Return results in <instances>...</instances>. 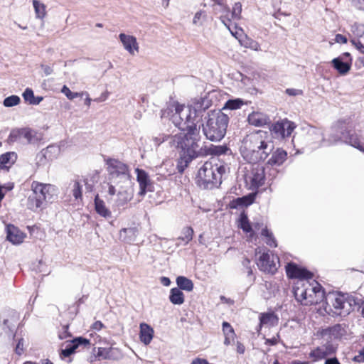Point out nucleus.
Instances as JSON below:
<instances>
[{"label":"nucleus","instance_id":"f257e3e1","mask_svg":"<svg viewBox=\"0 0 364 364\" xmlns=\"http://www.w3.org/2000/svg\"><path fill=\"white\" fill-rule=\"evenodd\" d=\"M273 149L274 144L270 135L262 130L247 135L240 149L242 156L250 164L265 160Z\"/></svg>","mask_w":364,"mask_h":364},{"label":"nucleus","instance_id":"f03ea898","mask_svg":"<svg viewBox=\"0 0 364 364\" xmlns=\"http://www.w3.org/2000/svg\"><path fill=\"white\" fill-rule=\"evenodd\" d=\"M293 293L296 301L303 305L318 304L325 297L322 287L316 281L310 279L296 280L294 284Z\"/></svg>","mask_w":364,"mask_h":364},{"label":"nucleus","instance_id":"7ed1b4c3","mask_svg":"<svg viewBox=\"0 0 364 364\" xmlns=\"http://www.w3.org/2000/svg\"><path fill=\"white\" fill-rule=\"evenodd\" d=\"M355 305V300L348 294L329 292L325 295L322 306L327 314L333 317H345L353 311Z\"/></svg>","mask_w":364,"mask_h":364},{"label":"nucleus","instance_id":"20e7f679","mask_svg":"<svg viewBox=\"0 0 364 364\" xmlns=\"http://www.w3.org/2000/svg\"><path fill=\"white\" fill-rule=\"evenodd\" d=\"M203 132L208 139L219 141L224 138L229 122V117L220 110L210 111L205 117Z\"/></svg>","mask_w":364,"mask_h":364},{"label":"nucleus","instance_id":"39448f33","mask_svg":"<svg viewBox=\"0 0 364 364\" xmlns=\"http://www.w3.org/2000/svg\"><path fill=\"white\" fill-rule=\"evenodd\" d=\"M171 121L176 127H178L181 131H186V133H179L175 134L171 138L170 142H173V139L177 136L182 138L183 141L192 139L193 132H197V136L200 139V126L196 125V122L191 117V110L186 109L184 105H177L175 107V112L171 116Z\"/></svg>","mask_w":364,"mask_h":364},{"label":"nucleus","instance_id":"423d86ee","mask_svg":"<svg viewBox=\"0 0 364 364\" xmlns=\"http://www.w3.org/2000/svg\"><path fill=\"white\" fill-rule=\"evenodd\" d=\"M195 133H197L195 131ZM193 138L183 141L181 137H176L173 142H170L171 147L181 149V156L178 161L177 168L182 173L188 164L201 153V147L199 144L200 140L197 134H193Z\"/></svg>","mask_w":364,"mask_h":364},{"label":"nucleus","instance_id":"0eeeda50","mask_svg":"<svg viewBox=\"0 0 364 364\" xmlns=\"http://www.w3.org/2000/svg\"><path fill=\"white\" fill-rule=\"evenodd\" d=\"M33 194L28 198V208L33 211L43 208L45 203H53L58 199V189L52 184L33 181Z\"/></svg>","mask_w":364,"mask_h":364},{"label":"nucleus","instance_id":"6e6552de","mask_svg":"<svg viewBox=\"0 0 364 364\" xmlns=\"http://www.w3.org/2000/svg\"><path fill=\"white\" fill-rule=\"evenodd\" d=\"M225 166L212 159L206 161L200 168L198 172V184L203 189H212L221 183L223 174L225 173Z\"/></svg>","mask_w":364,"mask_h":364},{"label":"nucleus","instance_id":"1a4fd4ad","mask_svg":"<svg viewBox=\"0 0 364 364\" xmlns=\"http://www.w3.org/2000/svg\"><path fill=\"white\" fill-rule=\"evenodd\" d=\"M106 164L109 180L112 183L125 186L132 183L128 166L125 164L114 159H108Z\"/></svg>","mask_w":364,"mask_h":364},{"label":"nucleus","instance_id":"9d476101","mask_svg":"<svg viewBox=\"0 0 364 364\" xmlns=\"http://www.w3.org/2000/svg\"><path fill=\"white\" fill-rule=\"evenodd\" d=\"M42 139L41 134L29 128H17L11 131L8 137L9 144H35Z\"/></svg>","mask_w":364,"mask_h":364},{"label":"nucleus","instance_id":"9b49d317","mask_svg":"<svg viewBox=\"0 0 364 364\" xmlns=\"http://www.w3.org/2000/svg\"><path fill=\"white\" fill-rule=\"evenodd\" d=\"M245 168L247 173L245 175V181L251 189H256L264 184L265 174L263 166L256 163L254 165H250L249 168L247 167Z\"/></svg>","mask_w":364,"mask_h":364},{"label":"nucleus","instance_id":"f8f14e48","mask_svg":"<svg viewBox=\"0 0 364 364\" xmlns=\"http://www.w3.org/2000/svg\"><path fill=\"white\" fill-rule=\"evenodd\" d=\"M279 264L278 257L270 255L268 252H262L257 260V265L261 271L272 274L277 272Z\"/></svg>","mask_w":364,"mask_h":364},{"label":"nucleus","instance_id":"ddd939ff","mask_svg":"<svg viewBox=\"0 0 364 364\" xmlns=\"http://www.w3.org/2000/svg\"><path fill=\"white\" fill-rule=\"evenodd\" d=\"M134 196V191L130 185L122 184L119 186V189L117 191V197L114 199L112 205L114 210L124 209L130 202Z\"/></svg>","mask_w":364,"mask_h":364},{"label":"nucleus","instance_id":"4468645a","mask_svg":"<svg viewBox=\"0 0 364 364\" xmlns=\"http://www.w3.org/2000/svg\"><path fill=\"white\" fill-rule=\"evenodd\" d=\"M1 318L2 319L1 328L3 331L9 336H12L14 338L15 335H13V333L19 319L18 313L14 310H7L1 314Z\"/></svg>","mask_w":364,"mask_h":364},{"label":"nucleus","instance_id":"2eb2a0df","mask_svg":"<svg viewBox=\"0 0 364 364\" xmlns=\"http://www.w3.org/2000/svg\"><path fill=\"white\" fill-rule=\"evenodd\" d=\"M90 341L82 337H77L70 341H67L65 348L61 350L60 356L62 359L69 357L74 353L77 349H84L89 348Z\"/></svg>","mask_w":364,"mask_h":364},{"label":"nucleus","instance_id":"dca6fc26","mask_svg":"<svg viewBox=\"0 0 364 364\" xmlns=\"http://www.w3.org/2000/svg\"><path fill=\"white\" fill-rule=\"evenodd\" d=\"M306 132V141L312 149L320 147L325 143L323 131L320 128L307 125L304 127Z\"/></svg>","mask_w":364,"mask_h":364},{"label":"nucleus","instance_id":"f3484780","mask_svg":"<svg viewBox=\"0 0 364 364\" xmlns=\"http://www.w3.org/2000/svg\"><path fill=\"white\" fill-rule=\"evenodd\" d=\"M295 128L294 122L284 119L273 124L270 130L276 137L284 139L290 136Z\"/></svg>","mask_w":364,"mask_h":364},{"label":"nucleus","instance_id":"a211bd4d","mask_svg":"<svg viewBox=\"0 0 364 364\" xmlns=\"http://www.w3.org/2000/svg\"><path fill=\"white\" fill-rule=\"evenodd\" d=\"M85 186L87 191L90 192L92 190L91 185L88 184L87 180L83 177H76L69 183L67 192L71 193L75 200L82 198V187Z\"/></svg>","mask_w":364,"mask_h":364},{"label":"nucleus","instance_id":"6ab92c4d","mask_svg":"<svg viewBox=\"0 0 364 364\" xmlns=\"http://www.w3.org/2000/svg\"><path fill=\"white\" fill-rule=\"evenodd\" d=\"M286 273L288 277L297 279V280H309L313 278V274L311 272L293 262H289L286 265Z\"/></svg>","mask_w":364,"mask_h":364},{"label":"nucleus","instance_id":"aec40b11","mask_svg":"<svg viewBox=\"0 0 364 364\" xmlns=\"http://www.w3.org/2000/svg\"><path fill=\"white\" fill-rule=\"evenodd\" d=\"M136 181L139 185V191L138 194L144 196L146 192L153 191L154 186L149 178V174L143 169L136 168Z\"/></svg>","mask_w":364,"mask_h":364},{"label":"nucleus","instance_id":"412c9836","mask_svg":"<svg viewBox=\"0 0 364 364\" xmlns=\"http://www.w3.org/2000/svg\"><path fill=\"white\" fill-rule=\"evenodd\" d=\"M348 329L345 324H336L323 329L322 335L328 336L331 339H347Z\"/></svg>","mask_w":364,"mask_h":364},{"label":"nucleus","instance_id":"4be33fe9","mask_svg":"<svg viewBox=\"0 0 364 364\" xmlns=\"http://www.w3.org/2000/svg\"><path fill=\"white\" fill-rule=\"evenodd\" d=\"M351 32L353 35L351 43L364 54V24L354 23L351 26Z\"/></svg>","mask_w":364,"mask_h":364},{"label":"nucleus","instance_id":"5701e85b","mask_svg":"<svg viewBox=\"0 0 364 364\" xmlns=\"http://www.w3.org/2000/svg\"><path fill=\"white\" fill-rule=\"evenodd\" d=\"M119 38L124 49L130 55H134L139 52V46L136 37L122 33L119 35Z\"/></svg>","mask_w":364,"mask_h":364},{"label":"nucleus","instance_id":"b1692460","mask_svg":"<svg viewBox=\"0 0 364 364\" xmlns=\"http://www.w3.org/2000/svg\"><path fill=\"white\" fill-rule=\"evenodd\" d=\"M208 107V101L203 98L195 100L186 109L191 110V117L196 124L198 122L197 119L202 117V113Z\"/></svg>","mask_w":364,"mask_h":364},{"label":"nucleus","instance_id":"393cba45","mask_svg":"<svg viewBox=\"0 0 364 364\" xmlns=\"http://www.w3.org/2000/svg\"><path fill=\"white\" fill-rule=\"evenodd\" d=\"M340 140L344 141L346 143L364 153V148L360 144L358 137L356 135L350 134L349 129L348 130L347 134L343 131H341V135H338L333 139V141H338Z\"/></svg>","mask_w":364,"mask_h":364},{"label":"nucleus","instance_id":"a878e982","mask_svg":"<svg viewBox=\"0 0 364 364\" xmlns=\"http://www.w3.org/2000/svg\"><path fill=\"white\" fill-rule=\"evenodd\" d=\"M334 352L335 348L333 345H323L311 351L309 353V358H312L314 361H318L326 358Z\"/></svg>","mask_w":364,"mask_h":364},{"label":"nucleus","instance_id":"bb28decb","mask_svg":"<svg viewBox=\"0 0 364 364\" xmlns=\"http://www.w3.org/2000/svg\"><path fill=\"white\" fill-rule=\"evenodd\" d=\"M6 238L14 245H18L23 242L25 234L14 225H6Z\"/></svg>","mask_w":364,"mask_h":364},{"label":"nucleus","instance_id":"cd10ccee","mask_svg":"<svg viewBox=\"0 0 364 364\" xmlns=\"http://www.w3.org/2000/svg\"><path fill=\"white\" fill-rule=\"evenodd\" d=\"M248 122L255 127H263L270 123V118L260 112H253L248 115Z\"/></svg>","mask_w":364,"mask_h":364},{"label":"nucleus","instance_id":"c85d7f7f","mask_svg":"<svg viewBox=\"0 0 364 364\" xmlns=\"http://www.w3.org/2000/svg\"><path fill=\"white\" fill-rule=\"evenodd\" d=\"M259 324L258 331L262 326L272 327L278 324L279 318L274 312L261 313L259 316Z\"/></svg>","mask_w":364,"mask_h":364},{"label":"nucleus","instance_id":"c756f323","mask_svg":"<svg viewBox=\"0 0 364 364\" xmlns=\"http://www.w3.org/2000/svg\"><path fill=\"white\" fill-rule=\"evenodd\" d=\"M60 144H52L43 149L38 154V156L42 159L43 158L45 160L52 161L54 159H56L60 154Z\"/></svg>","mask_w":364,"mask_h":364},{"label":"nucleus","instance_id":"7c9ffc66","mask_svg":"<svg viewBox=\"0 0 364 364\" xmlns=\"http://www.w3.org/2000/svg\"><path fill=\"white\" fill-rule=\"evenodd\" d=\"M348 125L346 121H338L331 128V133L329 135V138L328 139V144H332L336 143L337 141H333V138L336 137L338 135H341V131H343L347 134L348 130Z\"/></svg>","mask_w":364,"mask_h":364},{"label":"nucleus","instance_id":"2f4dec72","mask_svg":"<svg viewBox=\"0 0 364 364\" xmlns=\"http://www.w3.org/2000/svg\"><path fill=\"white\" fill-rule=\"evenodd\" d=\"M139 328L140 341L145 345L149 344L154 337V329L149 324L145 323H140Z\"/></svg>","mask_w":364,"mask_h":364},{"label":"nucleus","instance_id":"473e14b6","mask_svg":"<svg viewBox=\"0 0 364 364\" xmlns=\"http://www.w3.org/2000/svg\"><path fill=\"white\" fill-rule=\"evenodd\" d=\"M95 209L101 217L107 219L112 217L111 210L106 206L105 201L99 198L98 195L95 198Z\"/></svg>","mask_w":364,"mask_h":364},{"label":"nucleus","instance_id":"72a5a7b5","mask_svg":"<svg viewBox=\"0 0 364 364\" xmlns=\"http://www.w3.org/2000/svg\"><path fill=\"white\" fill-rule=\"evenodd\" d=\"M272 156L267 161V164L271 166H280L287 159V154L285 151L277 149L275 151L272 152Z\"/></svg>","mask_w":364,"mask_h":364},{"label":"nucleus","instance_id":"f704fd0d","mask_svg":"<svg viewBox=\"0 0 364 364\" xmlns=\"http://www.w3.org/2000/svg\"><path fill=\"white\" fill-rule=\"evenodd\" d=\"M193 235V230L191 227H185L181 232V235L176 239V245L177 246L186 245L192 239Z\"/></svg>","mask_w":364,"mask_h":364},{"label":"nucleus","instance_id":"c9c22d12","mask_svg":"<svg viewBox=\"0 0 364 364\" xmlns=\"http://www.w3.org/2000/svg\"><path fill=\"white\" fill-rule=\"evenodd\" d=\"M333 68L341 74L346 75L350 69L351 65L348 61H343L342 58H336L332 60Z\"/></svg>","mask_w":364,"mask_h":364},{"label":"nucleus","instance_id":"e433bc0d","mask_svg":"<svg viewBox=\"0 0 364 364\" xmlns=\"http://www.w3.org/2000/svg\"><path fill=\"white\" fill-rule=\"evenodd\" d=\"M222 326L225 336L224 344L228 346L234 341L235 338V333L233 328L228 322L224 321Z\"/></svg>","mask_w":364,"mask_h":364},{"label":"nucleus","instance_id":"4c0bfd02","mask_svg":"<svg viewBox=\"0 0 364 364\" xmlns=\"http://www.w3.org/2000/svg\"><path fill=\"white\" fill-rule=\"evenodd\" d=\"M17 159L15 152H7L3 154L0 156V168H6L14 164Z\"/></svg>","mask_w":364,"mask_h":364},{"label":"nucleus","instance_id":"58836bf2","mask_svg":"<svg viewBox=\"0 0 364 364\" xmlns=\"http://www.w3.org/2000/svg\"><path fill=\"white\" fill-rule=\"evenodd\" d=\"M137 230L135 228H124L120 231L119 235L126 242H132L135 241L137 236Z\"/></svg>","mask_w":364,"mask_h":364},{"label":"nucleus","instance_id":"ea45409f","mask_svg":"<svg viewBox=\"0 0 364 364\" xmlns=\"http://www.w3.org/2000/svg\"><path fill=\"white\" fill-rule=\"evenodd\" d=\"M115 351H117V348L99 347L96 356L99 359H116L117 356L114 355Z\"/></svg>","mask_w":364,"mask_h":364},{"label":"nucleus","instance_id":"a19ab883","mask_svg":"<svg viewBox=\"0 0 364 364\" xmlns=\"http://www.w3.org/2000/svg\"><path fill=\"white\" fill-rule=\"evenodd\" d=\"M169 300L174 305H181L184 302V294L177 287L172 288L170 291Z\"/></svg>","mask_w":364,"mask_h":364},{"label":"nucleus","instance_id":"79ce46f5","mask_svg":"<svg viewBox=\"0 0 364 364\" xmlns=\"http://www.w3.org/2000/svg\"><path fill=\"white\" fill-rule=\"evenodd\" d=\"M176 284L178 289L180 290H185L187 291H191L193 289V282L183 276H179L176 278Z\"/></svg>","mask_w":364,"mask_h":364},{"label":"nucleus","instance_id":"37998d69","mask_svg":"<svg viewBox=\"0 0 364 364\" xmlns=\"http://www.w3.org/2000/svg\"><path fill=\"white\" fill-rule=\"evenodd\" d=\"M245 104L244 101L240 98L228 100L224 105L223 109L236 110Z\"/></svg>","mask_w":364,"mask_h":364},{"label":"nucleus","instance_id":"c03bdc74","mask_svg":"<svg viewBox=\"0 0 364 364\" xmlns=\"http://www.w3.org/2000/svg\"><path fill=\"white\" fill-rule=\"evenodd\" d=\"M239 42L240 45L245 48H250L255 51L260 50L259 44L257 41L247 37L246 36H244L243 39H239Z\"/></svg>","mask_w":364,"mask_h":364},{"label":"nucleus","instance_id":"a18cd8bd","mask_svg":"<svg viewBox=\"0 0 364 364\" xmlns=\"http://www.w3.org/2000/svg\"><path fill=\"white\" fill-rule=\"evenodd\" d=\"M33 5L36 18L43 19L46 14V5L38 0H33Z\"/></svg>","mask_w":364,"mask_h":364},{"label":"nucleus","instance_id":"49530a36","mask_svg":"<svg viewBox=\"0 0 364 364\" xmlns=\"http://www.w3.org/2000/svg\"><path fill=\"white\" fill-rule=\"evenodd\" d=\"M262 235L266 237V243L269 247H277V242L272 235V233L267 228H264L262 230Z\"/></svg>","mask_w":364,"mask_h":364},{"label":"nucleus","instance_id":"de8ad7c7","mask_svg":"<svg viewBox=\"0 0 364 364\" xmlns=\"http://www.w3.org/2000/svg\"><path fill=\"white\" fill-rule=\"evenodd\" d=\"M220 20L222 23L226 26L230 27V26H232V19H233L231 17V12L230 11L228 8L225 7L223 14L220 16Z\"/></svg>","mask_w":364,"mask_h":364},{"label":"nucleus","instance_id":"09e8293b","mask_svg":"<svg viewBox=\"0 0 364 364\" xmlns=\"http://www.w3.org/2000/svg\"><path fill=\"white\" fill-rule=\"evenodd\" d=\"M210 154L215 156H221L227 154L230 151L228 146L224 145L213 146L210 149Z\"/></svg>","mask_w":364,"mask_h":364},{"label":"nucleus","instance_id":"8fccbe9b","mask_svg":"<svg viewBox=\"0 0 364 364\" xmlns=\"http://www.w3.org/2000/svg\"><path fill=\"white\" fill-rule=\"evenodd\" d=\"M21 102V99L17 95H11L4 100L3 105L6 107H11L18 105Z\"/></svg>","mask_w":364,"mask_h":364},{"label":"nucleus","instance_id":"3c124183","mask_svg":"<svg viewBox=\"0 0 364 364\" xmlns=\"http://www.w3.org/2000/svg\"><path fill=\"white\" fill-rule=\"evenodd\" d=\"M206 12L205 11H197L193 17V23L197 26H202L204 21L206 19Z\"/></svg>","mask_w":364,"mask_h":364},{"label":"nucleus","instance_id":"603ef678","mask_svg":"<svg viewBox=\"0 0 364 364\" xmlns=\"http://www.w3.org/2000/svg\"><path fill=\"white\" fill-rule=\"evenodd\" d=\"M240 227L246 232L252 231V227L246 215L242 214L240 218Z\"/></svg>","mask_w":364,"mask_h":364},{"label":"nucleus","instance_id":"864d4df0","mask_svg":"<svg viewBox=\"0 0 364 364\" xmlns=\"http://www.w3.org/2000/svg\"><path fill=\"white\" fill-rule=\"evenodd\" d=\"M173 136H168L166 134H159L157 136H153L152 141H154L156 146H159L164 141H168V144H170L171 138Z\"/></svg>","mask_w":364,"mask_h":364},{"label":"nucleus","instance_id":"5fc2aeb1","mask_svg":"<svg viewBox=\"0 0 364 364\" xmlns=\"http://www.w3.org/2000/svg\"><path fill=\"white\" fill-rule=\"evenodd\" d=\"M228 29L230 31L231 34L235 37L237 39H243V32L241 28H238L236 26H230V27H227Z\"/></svg>","mask_w":364,"mask_h":364},{"label":"nucleus","instance_id":"6e6d98bb","mask_svg":"<svg viewBox=\"0 0 364 364\" xmlns=\"http://www.w3.org/2000/svg\"><path fill=\"white\" fill-rule=\"evenodd\" d=\"M241 12H242V5L240 2H237L234 4V6L232 7V11H231V17L233 19H240Z\"/></svg>","mask_w":364,"mask_h":364},{"label":"nucleus","instance_id":"4d7b16f0","mask_svg":"<svg viewBox=\"0 0 364 364\" xmlns=\"http://www.w3.org/2000/svg\"><path fill=\"white\" fill-rule=\"evenodd\" d=\"M61 92L69 99L73 100L79 96L82 95L83 93L79 92H73L71 90L66 86L64 85L62 88Z\"/></svg>","mask_w":364,"mask_h":364},{"label":"nucleus","instance_id":"13d9d810","mask_svg":"<svg viewBox=\"0 0 364 364\" xmlns=\"http://www.w3.org/2000/svg\"><path fill=\"white\" fill-rule=\"evenodd\" d=\"M22 95L24 100L31 105V102H33L34 98L33 91L31 88H26Z\"/></svg>","mask_w":364,"mask_h":364},{"label":"nucleus","instance_id":"bf43d9fd","mask_svg":"<svg viewBox=\"0 0 364 364\" xmlns=\"http://www.w3.org/2000/svg\"><path fill=\"white\" fill-rule=\"evenodd\" d=\"M24 343L25 341L23 338H19L17 341V344L15 348V353L18 355H21L24 352Z\"/></svg>","mask_w":364,"mask_h":364},{"label":"nucleus","instance_id":"052dcab7","mask_svg":"<svg viewBox=\"0 0 364 364\" xmlns=\"http://www.w3.org/2000/svg\"><path fill=\"white\" fill-rule=\"evenodd\" d=\"M353 360L357 363H364V347L358 351V355L354 356Z\"/></svg>","mask_w":364,"mask_h":364},{"label":"nucleus","instance_id":"680f3d73","mask_svg":"<svg viewBox=\"0 0 364 364\" xmlns=\"http://www.w3.org/2000/svg\"><path fill=\"white\" fill-rule=\"evenodd\" d=\"M122 184H115V183H112V181H110V183H108V190H107V192L109 193V195L110 196H114L115 195L116 193V188L115 186H120Z\"/></svg>","mask_w":364,"mask_h":364},{"label":"nucleus","instance_id":"e2e57ef3","mask_svg":"<svg viewBox=\"0 0 364 364\" xmlns=\"http://www.w3.org/2000/svg\"><path fill=\"white\" fill-rule=\"evenodd\" d=\"M279 336L277 334L276 336H274L272 338H267L265 341V344H267L269 346H274L279 343Z\"/></svg>","mask_w":364,"mask_h":364},{"label":"nucleus","instance_id":"0e129e2a","mask_svg":"<svg viewBox=\"0 0 364 364\" xmlns=\"http://www.w3.org/2000/svg\"><path fill=\"white\" fill-rule=\"evenodd\" d=\"M286 93L290 96H296L302 94V91L298 89L289 88L286 90Z\"/></svg>","mask_w":364,"mask_h":364},{"label":"nucleus","instance_id":"69168bd1","mask_svg":"<svg viewBox=\"0 0 364 364\" xmlns=\"http://www.w3.org/2000/svg\"><path fill=\"white\" fill-rule=\"evenodd\" d=\"M335 41L338 43H347V38L341 34H337L335 36Z\"/></svg>","mask_w":364,"mask_h":364},{"label":"nucleus","instance_id":"338daca9","mask_svg":"<svg viewBox=\"0 0 364 364\" xmlns=\"http://www.w3.org/2000/svg\"><path fill=\"white\" fill-rule=\"evenodd\" d=\"M236 350L238 353L243 354L245 353V347L242 343L237 341L236 343Z\"/></svg>","mask_w":364,"mask_h":364},{"label":"nucleus","instance_id":"774afa93","mask_svg":"<svg viewBox=\"0 0 364 364\" xmlns=\"http://www.w3.org/2000/svg\"><path fill=\"white\" fill-rule=\"evenodd\" d=\"M191 364H210L205 359L196 358Z\"/></svg>","mask_w":364,"mask_h":364}]
</instances>
